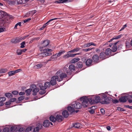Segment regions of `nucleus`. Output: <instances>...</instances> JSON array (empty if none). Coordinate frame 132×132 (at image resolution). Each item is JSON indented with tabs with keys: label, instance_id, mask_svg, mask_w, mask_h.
<instances>
[{
	"label": "nucleus",
	"instance_id": "nucleus-1",
	"mask_svg": "<svg viewBox=\"0 0 132 132\" xmlns=\"http://www.w3.org/2000/svg\"><path fill=\"white\" fill-rule=\"evenodd\" d=\"M80 103L78 102H74L72 103L71 106H69L67 108L68 110L72 113L75 111V109H79L82 107Z\"/></svg>",
	"mask_w": 132,
	"mask_h": 132
},
{
	"label": "nucleus",
	"instance_id": "nucleus-2",
	"mask_svg": "<svg viewBox=\"0 0 132 132\" xmlns=\"http://www.w3.org/2000/svg\"><path fill=\"white\" fill-rule=\"evenodd\" d=\"M81 101H82V104L84 107H88L89 103L92 104L93 103L92 97H87L86 96H83L80 98Z\"/></svg>",
	"mask_w": 132,
	"mask_h": 132
},
{
	"label": "nucleus",
	"instance_id": "nucleus-3",
	"mask_svg": "<svg viewBox=\"0 0 132 132\" xmlns=\"http://www.w3.org/2000/svg\"><path fill=\"white\" fill-rule=\"evenodd\" d=\"M51 84L50 82L47 81L45 83L44 86H42L41 83L39 84L38 85L40 87V90L39 92L40 94H44L46 92L45 89L47 88H49L51 86Z\"/></svg>",
	"mask_w": 132,
	"mask_h": 132
},
{
	"label": "nucleus",
	"instance_id": "nucleus-4",
	"mask_svg": "<svg viewBox=\"0 0 132 132\" xmlns=\"http://www.w3.org/2000/svg\"><path fill=\"white\" fill-rule=\"evenodd\" d=\"M41 51H42L43 52L40 53L39 55L40 56H42L43 57H45L48 55H52L51 53H48V52H52V50L50 49L47 48L41 49Z\"/></svg>",
	"mask_w": 132,
	"mask_h": 132
},
{
	"label": "nucleus",
	"instance_id": "nucleus-5",
	"mask_svg": "<svg viewBox=\"0 0 132 132\" xmlns=\"http://www.w3.org/2000/svg\"><path fill=\"white\" fill-rule=\"evenodd\" d=\"M56 76L58 77L57 81H61L62 80V79L67 77V75L64 73H62L60 71H59L56 73Z\"/></svg>",
	"mask_w": 132,
	"mask_h": 132
},
{
	"label": "nucleus",
	"instance_id": "nucleus-6",
	"mask_svg": "<svg viewBox=\"0 0 132 132\" xmlns=\"http://www.w3.org/2000/svg\"><path fill=\"white\" fill-rule=\"evenodd\" d=\"M69 69L67 70V68L66 67H65L63 68V70L66 71L67 73L69 75L71 73V72L74 71L75 70V67L74 65L71 64L69 66Z\"/></svg>",
	"mask_w": 132,
	"mask_h": 132
},
{
	"label": "nucleus",
	"instance_id": "nucleus-7",
	"mask_svg": "<svg viewBox=\"0 0 132 132\" xmlns=\"http://www.w3.org/2000/svg\"><path fill=\"white\" fill-rule=\"evenodd\" d=\"M50 42L49 40H46L44 41L42 44V46L40 47V49L46 48V47H50L49 44Z\"/></svg>",
	"mask_w": 132,
	"mask_h": 132
},
{
	"label": "nucleus",
	"instance_id": "nucleus-8",
	"mask_svg": "<svg viewBox=\"0 0 132 132\" xmlns=\"http://www.w3.org/2000/svg\"><path fill=\"white\" fill-rule=\"evenodd\" d=\"M110 98L106 96H102L101 103L102 104H108L109 103Z\"/></svg>",
	"mask_w": 132,
	"mask_h": 132
},
{
	"label": "nucleus",
	"instance_id": "nucleus-9",
	"mask_svg": "<svg viewBox=\"0 0 132 132\" xmlns=\"http://www.w3.org/2000/svg\"><path fill=\"white\" fill-rule=\"evenodd\" d=\"M57 79L58 77L57 76H53L51 78L50 82L51 85L53 86L55 85L56 84V80L57 81Z\"/></svg>",
	"mask_w": 132,
	"mask_h": 132
},
{
	"label": "nucleus",
	"instance_id": "nucleus-10",
	"mask_svg": "<svg viewBox=\"0 0 132 132\" xmlns=\"http://www.w3.org/2000/svg\"><path fill=\"white\" fill-rule=\"evenodd\" d=\"M99 59V57L97 55H94L92 57V59L93 61L96 63L98 62V61Z\"/></svg>",
	"mask_w": 132,
	"mask_h": 132
},
{
	"label": "nucleus",
	"instance_id": "nucleus-11",
	"mask_svg": "<svg viewBox=\"0 0 132 132\" xmlns=\"http://www.w3.org/2000/svg\"><path fill=\"white\" fill-rule=\"evenodd\" d=\"M106 55L104 52H102L100 54L99 57L100 59L104 60L106 58Z\"/></svg>",
	"mask_w": 132,
	"mask_h": 132
},
{
	"label": "nucleus",
	"instance_id": "nucleus-12",
	"mask_svg": "<svg viewBox=\"0 0 132 132\" xmlns=\"http://www.w3.org/2000/svg\"><path fill=\"white\" fill-rule=\"evenodd\" d=\"M63 118L62 116L59 114H58L56 117V120L58 122H61L63 120Z\"/></svg>",
	"mask_w": 132,
	"mask_h": 132
},
{
	"label": "nucleus",
	"instance_id": "nucleus-13",
	"mask_svg": "<svg viewBox=\"0 0 132 132\" xmlns=\"http://www.w3.org/2000/svg\"><path fill=\"white\" fill-rule=\"evenodd\" d=\"M92 102L93 103L94 102L95 103H97L98 102H99L101 99L100 97L99 96L95 97V99H93L92 98Z\"/></svg>",
	"mask_w": 132,
	"mask_h": 132
},
{
	"label": "nucleus",
	"instance_id": "nucleus-14",
	"mask_svg": "<svg viewBox=\"0 0 132 132\" xmlns=\"http://www.w3.org/2000/svg\"><path fill=\"white\" fill-rule=\"evenodd\" d=\"M50 123V122L48 120L44 121L43 123V126L45 127H48L49 126Z\"/></svg>",
	"mask_w": 132,
	"mask_h": 132
},
{
	"label": "nucleus",
	"instance_id": "nucleus-15",
	"mask_svg": "<svg viewBox=\"0 0 132 132\" xmlns=\"http://www.w3.org/2000/svg\"><path fill=\"white\" fill-rule=\"evenodd\" d=\"M6 98L5 97H0V106H1L3 105L4 102L5 101Z\"/></svg>",
	"mask_w": 132,
	"mask_h": 132
},
{
	"label": "nucleus",
	"instance_id": "nucleus-16",
	"mask_svg": "<svg viewBox=\"0 0 132 132\" xmlns=\"http://www.w3.org/2000/svg\"><path fill=\"white\" fill-rule=\"evenodd\" d=\"M36 12V10H34L32 11H31L28 12L26 14L27 17L29 16L30 15L32 16L33 14H35Z\"/></svg>",
	"mask_w": 132,
	"mask_h": 132
},
{
	"label": "nucleus",
	"instance_id": "nucleus-17",
	"mask_svg": "<svg viewBox=\"0 0 132 132\" xmlns=\"http://www.w3.org/2000/svg\"><path fill=\"white\" fill-rule=\"evenodd\" d=\"M112 51L111 49L110 48H107L105 52V53L107 55H109L111 54Z\"/></svg>",
	"mask_w": 132,
	"mask_h": 132
},
{
	"label": "nucleus",
	"instance_id": "nucleus-18",
	"mask_svg": "<svg viewBox=\"0 0 132 132\" xmlns=\"http://www.w3.org/2000/svg\"><path fill=\"white\" fill-rule=\"evenodd\" d=\"M62 115L65 118H67L69 115L68 112L67 110L63 111L62 113Z\"/></svg>",
	"mask_w": 132,
	"mask_h": 132
},
{
	"label": "nucleus",
	"instance_id": "nucleus-19",
	"mask_svg": "<svg viewBox=\"0 0 132 132\" xmlns=\"http://www.w3.org/2000/svg\"><path fill=\"white\" fill-rule=\"evenodd\" d=\"M118 42H117L115 43L114 44V45H113V46L112 47V50H111L112 52H116L117 51V47L116 46V45L117 44Z\"/></svg>",
	"mask_w": 132,
	"mask_h": 132
},
{
	"label": "nucleus",
	"instance_id": "nucleus-20",
	"mask_svg": "<svg viewBox=\"0 0 132 132\" xmlns=\"http://www.w3.org/2000/svg\"><path fill=\"white\" fill-rule=\"evenodd\" d=\"M127 99V97L123 96L119 99V101L120 102H124L126 101Z\"/></svg>",
	"mask_w": 132,
	"mask_h": 132
},
{
	"label": "nucleus",
	"instance_id": "nucleus-21",
	"mask_svg": "<svg viewBox=\"0 0 132 132\" xmlns=\"http://www.w3.org/2000/svg\"><path fill=\"white\" fill-rule=\"evenodd\" d=\"M73 127L75 128H79L82 127L81 125L79 123H76L73 125Z\"/></svg>",
	"mask_w": 132,
	"mask_h": 132
},
{
	"label": "nucleus",
	"instance_id": "nucleus-22",
	"mask_svg": "<svg viewBox=\"0 0 132 132\" xmlns=\"http://www.w3.org/2000/svg\"><path fill=\"white\" fill-rule=\"evenodd\" d=\"M13 2V4L14 3L17 4H20L24 3H23L22 0H15Z\"/></svg>",
	"mask_w": 132,
	"mask_h": 132
},
{
	"label": "nucleus",
	"instance_id": "nucleus-23",
	"mask_svg": "<svg viewBox=\"0 0 132 132\" xmlns=\"http://www.w3.org/2000/svg\"><path fill=\"white\" fill-rule=\"evenodd\" d=\"M92 62V60L91 59H88L86 62V64L87 66H90Z\"/></svg>",
	"mask_w": 132,
	"mask_h": 132
},
{
	"label": "nucleus",
	"instance_id": "nucleus-24",
	"mask_svg": "<svg viewBox=\"0 0 132 132\" xmlns=\"http://www.w3.org/2000/svg\"><path fill=\"white\" fill-rule=\"evenodd\" d=\"M43 65L42 63H40L35 65L34 67V68L35 69H37L41 68L43 66Z\"/></svg>",
	"mask_w": 132,
	"mask_h": 132
},
{
	"label": "nucleus",
	"instance_id": "nucleus-25",
	"mask_svg": "<svg viewBox=\"0 0 132 132\" xmlns=\"http://www.w3.org/2000/svg\"><path fill=\"white\" fill-rule=\"evenodd\" d=\"M39 91V89L38 88H34L32 90L33 95H36L37 93Z\"/></svg>",
	"mask_w": 132,
	"mask_h": 132
},
{
	"label": "nucleus",
	"instance_id": "nucleus-26",
	"mask_svg": "<svg viewBox=\"0 0 132 132\" xmlns=\"http://www.w3.org/2000/svg\"><path fill=\"white\" fill-rule=\"evenodd\" d=\"M80 59L78 57L75 58L71 60V62L72 63H75L79 61Z\"/></svg>",
	"mask_w": 132,
	"mask_h": 132
},
{
	"label": "nucleus",
	"instance_id": "nucleus-27",
	"mask_svg": "<svg viewBox=\"0 0 132 132\" xmlns=\"http://www.w3.org/2000/svg\"><path fill=\"white\" fill-rule=\"evenodd\" d=\"M122 36V35H121L118 36H116L115 37H114L113 38L111 39L109 41H108V42H110L114 39H117L121 37Z\"/></svg>",
	"mask_w": 132,
	"mask_h": 132
},
{
	"label": "nucleus",
	"instance_id": "nucleus-28",
	"mask_svg": "<svg viewBox=\"0 0 132 132\" xmlns=\"http://www.w3.org/2000/svg\"><path fill=\"white\" fill-rule=\"evenodd\" d=\"M57 18H55L54 19H51L49 21H48L47 22H46L45 24H44L43 26V28H44L47 25H48V23H49L51 21H53L54 20H56L57 19Z\"/></svg>",
	"mask_w": 132,
	"mask_h": 132
},
{
	"label": "nucleus",
	"instance_id": "nucleus-29",
	"mask_svg": "<svg viewBox=\"0 0 132 132\" xmlns=\"http://www.w3.org/2000/svg\"><path fill=\"white\" fill-rule=\"evenodd\" d=\"M65 52V51H60L59 53H56V56L57 57H59L62 54H63Z\"/></svg>",
	"mask_w": 132,
	"mask_h": 132
},
{
	"label": "nucleus",
	"instance_id": "nucleus-30",
	"mask_svg": "<svg viewBox=\"0 0 132 132\" xmlns=\"http://www.w3.org/2000/svg\"><path fill=\"white\" fill-rule=\"evenodd\" d=\"M32 90L30 88L26 90L25 92L26 93V95L27 96H29L30 95L31 92Z\"/></svg>",
	"mask_w": 132,
	"mask_h": 132
},
{
	"label": "nucleus",
	"instance_id": "nucleus-31",
	"mask_svg": "<svg viewBox=\"0 0 132 132\" xmlns=\"http://www.w3.org/2000/svg\"><path fill=\"white\" fill-rule=\"evenodd\" d=\"M5 96L8 98H11L13 97V96L10 93H6L5 94Z\"/></svg>",
	"mask_w": 132,
	"mask_h": 132
},
{
	"label": "nucleus",
	"instance_id": "nucleus-32",
	"mask_svg": "<svg viewBox=\"0 0 132 132\" xmlns=\"http://www.w3.org/2000/svg\"><path fill=\"white\" fill-rule=\"evenodd\" d=\"M15 74L14 71H10L8 72V74L9 76H12L14 75Z\"/></svg>",
	"mask_w": 132,
	"mask_h": 132
},
{
	"label": "nucleus",
	"instance_id": "nucleus-33",
	"mask_svg": "<svg viewBox=\"0 0 132 132\" xmlns=\"http://www.w3.org/2000/svg\"><path fill=\"white\" fill-rule=\"evenodd\" d=\"M50 119L51 121L54 122L56 120V117L55 118L53 116H51L50 117Z\"/></svg>",
	"mask_w": 132,
	"mask_h": 132
},
{
	"label": "nucleus",
	"instance_id": "nucleus-34",
	"mask_svg": "<svg viewBox=\"0 0 132 132\" xmlns=\"http://www.w3.org/2000/svg\"><path fill=\"white\" fill-rule=\"evenodd\" d=\"M7 70L6 69H0V73H3L6 72Z\"/></svg>",
	"mask_w": 132,
	"mask_h": 132
},
{
	"label": "nucleus",
	"instance_id": "nucleus-35",
	"mask_svg": "<svg viewBox=\"0 0 132 132\" xmlns=\"http://www.w3.org/2000/svg\"><path fill=\"white\" fill-rule=\"evenodd\" d=\"M17 128L16 126H13L11 128V130L12 131H15L18 129Z\"/></svg>",
	"mask_w": 132,
	"mask_h": 132
},
{
	"label": "nucleus",
	"instance_id": "nucleus-36",
	"mask_svg": "<svg viewBox=\"0 0 132 132\" xmlns=\"http://www.w3.org/2000/svg\"><path fill=\"white\" fill-rule=\"evenodd\" d=\"M77 65L78 67L79 68H81L82 67V62H79L77 63Z\"/></svg>",
	"mask_w": 132,
	"mask_h": 132
},
{
	"label": "nucleus",
	"instance_id": "nucleus-37",
	"mask_svg": "<svg viewBox=\"0 0 132 132\" xmlns=\"http://www.w3.org/2000/svg\"><path fill=\"white\" fill-rule=\"evenodd\" d=\"M32 128L31 127H29L26 128V132H29L32 130Z\"/></svg>",
	"mask_w": 132,
	"mask_h": 132
},
{
	"label": "nucleus",
	"instance_id": "nucleus-38",
	"mask_svg": "<svg viewBox=\"0 0 132 132\" xmlns=\"http://www.w3.org/2000/svg\"><path fill=\"white\" fill-rule=\"evenodd\" d=\"M56 56V54H55L54 55H53L52 56H51V60H49V61H50L52 60H55V59L57 58V57Z\"/></svg>",
	"mask_w": 132,
	"mask_h": 132
},
{
	"label": "nucleus",
	"instance_id": "nucleus-39",
	"mask_svg": "<svg viewBox=\"0 0 132 132\" xmlns=\"http://www.w3.org/2000/svg\"><path fill=\"white\" fill-rule=\"evenodd\" d=\"M25 42L24 41L21 43V46L20 47L21 48H23L25 47L24 45H25Z\"/></svg>",
	"mask_w": 132,
	"mask_h": 132
},
{
	"label": "nucleus",
	"instance_id": "nucleus-40",
	"mask_svg": "<svg viewBox=\"0 0 132 132\" xmlns=\"http://www.w3.org/2000/svg\"><path fill=\"white\" fill-rule=\"evenodd\" d=\"M70 57V54L68 53L67 54L64 55L63 56V57L65 58H67Z\"/></svg>",
	"mask_w": 132,
	"mask_h": 132
},
{
	"label": "nucleus",
	"instance_id": "nucleus-41",
	"mask_svg": "<svg viewBox=\"0 0 132 132\" xmlns=\"http://www.w3.org/2000/svg\"><path fill=\"white\" fill-rule=\"evenodd\" d=\"M24 98L25 97L24 96H22L19 97L18 99L19 101H21L24 99Z\"/></svg>",
	"mask_w": 132,
	"mask_h": 132
},
{
	"label": "nucleus",
	"instance_id": "nucleus-42",
	"mask_svg": "<svg viewBox=\"0 0 132 132\" xmlns=\"http://www.w3.org/2000/svg\"><path fill=\"white\" fill-rule=\"evenodd\" d=\"M91 45V43L85 44L84 45V47H89Z\"/></svg>",
	"mask_w": 132,
	"mask_h": 132
},
{
	"label": "nucleus",
	"instance_id": "nucleus-43",
	"mask_svg": "<svg viewBox=\"0 0 132 132\" xmlns=\"http://www.w3.org/2000/svg\"><path fill=\"white\" fill-rule=\"evenodd\" d=\"M39 129L37 127L34 129V132H38Z\"/></svg>",
	"mask_w": 132,
	"mask_h": 132
},
{
	"label": "nucleus",
	"instance_id": "nucleus-44",
	"mask_svg": "<svg viewBox=\"0 0 132 132\" xmlns=\"http://www.w3.org/2000/svg\"><path fill=\"white\" fill-rule=\"evenodd\" d=\"M9 130V129L7 127L5 128H4L3 131L4 132H8Z\"/></svg>",
	"mask_w": 132,
	"mask_h": 132
},
{
	"label": "nucleus",
	"instance_id": "nucleus-45",
	"mask_svg": "<svg viewBox=\"0 0 132 132\" xmlns=\"http://www.w3.org/2000/svg\"><path fill=\"white\" fill-rule=\"evenodd\" d=\"M17 53L18 55H20L22 53V52L21 51V50H17Z\"/></svg>",
	"mask_w": 132,
	"mask_h": 132
},
{
	"label": "nucleus",
	"instance_id": "nucleus-46",
	"mask_svg": "<svg viewBox=\"0 0 132 132\" xmlns=\"http://www.w3.org/2000/svg\"><path fill=\"white\" fill-rule=\"evenodd\" d=\"M37 127H38L39 129H40L42 128V126L41 123H39L37 125Z\"/></svg>",
	"mask_w": 132,
	"mask_h": 132
},
{
	"label": "nucleus",
	"instance_id": "nucleus-47",
	"mask_svg": "<svg viewBox=\"0 0 132 132\" xmlns=\"http://www.w3.org/2000/svg\"><path fill=\"white\" fill-rule=\"evenodd\" d=\"M12 93L14 95H16L18 93V92L17 91H14L12 92Z\"/></svg>",
	"mask_w": 132,
	"mask_h": 132
},
{
	"label": "nucleus",
	"instance_id": "nucleus-48",
	"mask_svg": "<svg viewBox=\"0 0 132 132\" xmlns=\"http://www.w3.org/2000/svg\"><path fill=\"white\" fill-rule=\"evenodd\" d=\"M6 30L4 28H0V32L5 31Z\"/></svg>",
	"mask_w": 132,
	"mask_h": 132
},
{
	"label": "nucleus",
	"instance_id": "nucleus-49",
	"mask_svg": "<svg viewBox=\"0 0 132 132\" xmlns=\"http://www.w3.org/2000/svg\"><path fill=\"white\" fill-rule=\"evenodd\" d=\"M101 113L102 114H105V110L103 109H101L100 110Z\"/></svg>",
	"mask_w": 132,
	"mask_h": 132
},
{
	"label": "nucleus",
	"instance_id": "nucleus-50",
	"mask_svg": "<svg viewBox=\"0 0 132 132\" xmlns=\"http://www.w3.org/2000/svg\"><path fill=\"white\" fill-rule=\"evenodd\" d=\"M73 49L75 53L78 51L80 49V48L79 47H76Z\"/></svg>",
	"mask_w": 132,
	"mask_h": 132
},
{
	"label": "nucleus",
	"instance_id": "nucleus-51",
	"mask_svg": "<svg viewBox=\"0 0 132 132\" xmlns=\"http://www.w3.org/2000/svg\"><path fill=\"white\" fill-rule=\"evenodd\" d=\"M19 132H24V129L23 128H21L18 130Z\"/></svg>",
	"mask_w": 132,
	"mask_h": 132
},
{
	"label": "nucleus",
	"instance_id": "nucleus-52",
	"mask_svg": "<svg viewBox=\"0 0 132 132\" xmlns=\"http://www.w3.org/2000/svg\"><path fill=\"white\" fill-rule=\"evenodd\" d=\"M117 109L118 110L120 111H124V110L122 108L119 107H117Z\"/></svg>",
	"mask_w": 132,
	"mask_h": 132
},
{
	"label": "nucleus",
	"instance_id": "nucleus-53",
	"mask_svg": "<svg viewBox=\"0 0 132 132\" xmlns=\"http://www.w3.org/2000/svg\"><path fill=\"white\" fill-rule=\"evenodd\" d=\"M0 13L1 14L3 15H5L6 14L5 12L2 11H0Z\"/></svg>",
	"mask_w": 132,
	"mask_h": 132
},
{
	"label": "nucleus",
	"instance_id": "nucleus-54",
	"mask_svg": "<svg viewBox=\"0 0 132 132\" xmlns=\"http://www.w3.org/2000/svg\"><path fill=\"white\" fill-rule=\"evenodd\" d=\"M16 100V99L15 98H12L10 99V101L11 102H14Z\"/></svg>",
	"mask_w": 132,
	"mask_h": 132
},
{
	"label": "nucleus",
	"instance_id": "nucleus-55",
	"mask_svg": "<svg viewBox=\"0 0 132 132\" xmlns=\"http://www.w3.org/2000/svg\"><path fill=\"white\" fill-rule=\"evenodd\" d=\"M93 48L83 49L82 50L85 52H87L91 50Z\"/></svg>",
	"mask_w": 132,
	"mask_h": 132
},
{
	"label": "nucleus",
	"instance_id": "nucleus-56",
	"mask_svg": "<svg viewBox=\"0 0 132 132\" xmlns=\"http://www.w3.org/2000/svg\"><path fill=\"white\" fill-rule=\"evenodd\" d=\"M21 71V70L20 69H19L15 70H14L15 73H17L19 72H20Z\"/></svg>",
	"mask_w": 132,
	"mask_h": 132
},
{
	"label": "nucleus",
	"instance_id": "nucleus-57",
	"mask_svg": "<svg viewBox=\"0 0 132 132\" xmlns=\"http://www.w3.org/2000/svg\"><path fill=\"white\" fill-rule=\"evenodd\" d=\"M31 19V18H28V19H26L23 21L24 23H26L27 22L29 21Z\"/></svg>",
	"mask_w": 132,
	"mask_h": 132
},
{
	"label": "nucleus",
	"instance_id": "nucleus-58",
	"mask_svg": "<svg viewBox=\"0 0 132 132\" xmlns=\"http://www.w3.org/2000/svg\"><path fill=\"white\" fill-rule=\"evenodd\" d=\"M89 112L91 114H93L94 113L95 111L94 110L92 109L91 110H89Z\"/></svg>",
	"mask_w": 132,
	"mask_h": 132
},
{
	"label": "nucleus",
	"instance_id": "nucleus-59",
	"mask_svg": "<svg viewBox=\"0 0 132 132\" xmlns=\"http://www.w3.org/2000/svg\"><path fill=\"white\" fill-rule=\"evenodd\" d=\"M63 1L62 2V3H63L64 2H69L72 1L73 0H63Z\"/></svg>",
	"mask_w": 132,
	"mask_h": 132
},
{
	"label": "nucleus",
	"instance_id": "nucleus-60",
	"mask_svg": "<svg viewBox=\"0 0 132 132\" xmlns=\"http://www.w3.org/2000/svg\"><path fill=\"white\" fill-rule=\"evenodd\" d=\"M25 94V92H20L19 93V94L20 95H24Z\"/></svg>",
	"mask_w": 132,
	"mask_h": 132
},
{
	"label": "nucleus",
	"instance_id": "nucleus-61",
	"mask_svg": "<svg viewBox=\"0 0 132 132\" xmlns=\"http://www.w3.org/2000/svg\"><path fill=\"white\" fill-rule=\"evenodd\" d=\"M113 102L114 103H117L118 102V100H113Z\"/></svg>",
	"mask_w": 132,
	"mask_h": 132
},
{
	"label": "nucleus",
	"instance_id": "nucleus-62",
	"mask_svg": "<svg viewBox=\"0 0 132 132\" xmlns=\"http://www.w3.org/2000/svg\"><path fill=\"white\" fill-rule=\"evenodd\" d=\"M75 53L74 49H73V50H72L70 51H69L68 52V53Z\"/></svg>",
	"mask_w": 132,
	"mask_h": 132
},
{
	"label": "nucleus",
	"instance_id": "nucleus-63",
	"mask_svg": "<svg viewBox=\"0 0 132 132\" xmlns=\"http://www.w3.org/2000/svg\"><path fill=\"white\" fill-rule=\"evenodd\" d=\"M70 57H74L75 55H76V54H70Z\"/></svg>",
	"mask_w": 132,
	"mask_h": 132
},
{
	"label": "nucleus",
	"instance_id": "nucleus-64",
	"mask_svg": "<svg viewBox=\"0 0 132 132\" xmlns=\"http://www.w3.org/2000/svg\"><path fill=\"white\" fill-rule=\"evenodd\" d=\"M126 47H128L129 45V43L128 42H126Z\"/></svg>",
	"mask_w": 132,
	"mask_h": 132
}]
</instances>
